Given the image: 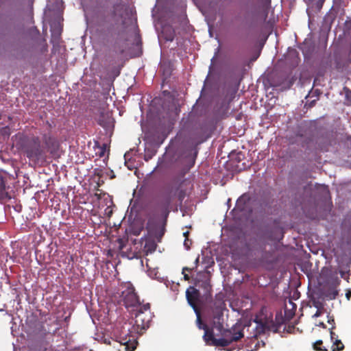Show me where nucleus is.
<instances>
[{
  "instance_id": "obj_1",
  "label": "nucleus",
  "mask_w": 351,
  "mask_h": 351,
  "mask_svg": "<svg viewBox=\"0 0 351 351\" xmlns=\"http://www.w3.org/2000/svg\"><path fill=\"white\" fill-rule=\"evenodd\" d=\"M16 147L30 161L35 163L45 160V149L41 145L40 138L36 136L21 135L17 137Z\"/></svg>"
},
{
  "instance_id": "obj_2",
  "label": "nucleus",
  "mask_w": 351,
  "mask_h": 351,
  "mask_svg": "<svg viewBox=\"0 0 351 351\" xmlns=\"http://www.w3.org/2000/svg\"><path fill=\"white\" fill-rule=\"evenodd\" d=\"M185 195V191L182 189L180 190L179 187L174 188L171 185H166L163 187L160 193L157 206L165 213L166 217H167L170 212V206L175 197L177 196L180 202L182 203Z\"/></svg>"
},
{
  "instance_id": "obj_3",
  "label": "nucleus",
  "mask_w": 351,
  "mask_h": 351,
  "mask_svg": "<svg viewBox=\"0 0 351 351\" xmlns=\"http://www.w3.org/2000/svg\"><path fill=\"white\" fill-rule=\"evenodd\" d=\"M244 326L241 323L237 322L230 330H226L223 338L215 339L214 346L226 347L233 341H238L244 337Z\"/></svg>"
},
{
  "instance_id": "obj_4",
  "label": "nucleus",
  "mask_w": 351,
  "mask_h": 351,
  "mask_svg": "<svg viewBox=\"0 0 351 351\" xmlns=\"http://www.w3.org/2000/svg\"><path fill=\"white\" fill-rule=\"evenodd\" d=\"M152 316L149 303L138 306L133 325L134 330L137 333H142L143 330L149 328Z\"/></svg>"
},
{
  "instance_id": "obj_5",
  "label": "nucleus",
  "mask_w": 351,
  "mask_h": 351,
  "mask_svg": "<svg viewBox=\"0 0 351 351\" xmlns=\"http://www.w3.org/2000/svg\"><path fill=\"white\" fill-rule=\"evenodd\" d=\"M120 297L126 308L138 307L141 306L138 297L135 293L134 288L130 284H125L121 286Z\"/></svg>"
},
{
  "instance_id": "obj_6",
  "label": "nucleus",
  "mask_w": 351,
  "mask_h": 351,
  "mask_svg": "<svg viewBox=\"0 0 351 351\" xmlns=\"http://www.w3.org/2000/svg\"><path fill=\"white\" fill-rule=\"evenodd\" d=\"M254 322L257 324L256 328L257 333L261 334L269 331L276 332L278 330V326L274 324L273 320H270L267 317L263 319L258 316H256Z\"/></svg>"
},
{
  "instance_id": "obj_7",
  "label": "nucleus",
  "mask_w": 351,
  "mask_h": 351,
  "mask_svg": "<svg viewBox=\"0 0 351 351\" xmlns=\"http://www.w3.org/2000/svg\"><path fill=\"white\" fill-rule=\"evenodd\" d=\"M186 297L189 305L195 309H200L198 304L199 302V291L193 287H190L186 291Z\"/></svg>"
},
{
  "instance_id": "obj_8",
  "label": "nucleus",
  "mask_w": 351,
  "mask_h": 351,
  "mask_svg": "<svg viewBox=\"0 0 351 351\" xmlns=\"http://www.w3.org/2000/svg\"><path fill=\"white\" fill-rule=\"evenodd\" d=\"M223 316V309H222L221 306H216L213 309L212 317H213V324L215 326V327L217 328L220 329L221 328L223 327V324H222Z\"/></svg>"
},
{
  "instance_id": "obj_9",
  "label": "nucleus",
  "mask_w": 351,
  "mask_h": 351,
  "mask_svg": "<svg viewBox=\"0 0 351 351\" xmlns=\"http://www.w3.org/2000/svg\"><path fill=\"white\" fill-rule=\"evenodd\" d=\"M43 138L46 147L48 148L50 152L53 154L58 147V144L56 140L50 134H45Z\"/></svg>"
},
{
  "instance_id": "obj_10",
  "label": "nucleus",
  "mask_w": 351,
  "mask_h": 351,
  "mask_svg": "<svg viewBox=\"0 0 351 351\" xmlns=\"http://www.w3.org/2000/svg\"><path fill=\"white\" fill-rule=\"evenodd\" d=\"M203 339L206 344L213 346V343H215V339H216V338L214 337L213 329H210L209 328L205 329Z\"/></svg>"
},
{
  "instance_id": "obj_11",
  "label": "nucleus",
  "mask_w": 351,
  "mask_h": 351,
  "mask_svg": "<svg viewBox=\"0 0 351 351\" xmlns=\"http://www.w3.org/2000/svg\"><path fill=\"white\" fill-rule=\"evenodd\" d=\"M249 201V196L246 194H243L237 201L236 206L239 210L243 211L245 210V206Z\"/></svg>"
},
{
  "instance_id": "obj_12",
  "label": "nucleus",
  "mask_w": 351,
  "mask_h": 351,
  "mask_svg": "<svg viewBox=\"0 0 351 351\" xmlns=\"http://www.w3.org/2000/svg\"><path fill=\"white\" fill-rule=\"evenodd\" d=\"M308 128V125L306 123L302 122L300 125L297 126L296 130H295V135L298 137H304L306 133V129Z\"/></svg>"
},
{
  "instance_id": "obj_13",
  "label": "nucleus",
  "mask_w": 351,
  "mask_h": 351,
  "mask_svg": "<svg viewBox=\"0 0 351 351\" xmlns=\"http://www.w3.org/2000/svg\"><path fill=\"white\" fill-rule=\"evenodd\" d=\"M194 312L195 313V315L197 317L196 324H197V328L199 329H202L204 330L205 329H206L207 328H208V326L205 323H204L202 319L200 309H195Z\"/></svg>"
},
{
  "instance_id": "obj_14",
  "label": "nucleus",
  "mask_w": 351,
  "mask_h": 351,
  "mask_svg": "<svg viewBox=\"0 0 351 351\" xmlns=\"http://www.w3.org/2000/svg\"><path fill=\"white\" fill-rule=\"evenodd\" d=\"M199 287L204 289L206 294L210 293L212 287H211L209 280H205L202 281L200 282V284L199 285Z\"/></svg>"
},
{
  "instance_id": "obj_15",
  "label": "nucleus",
  "mask_w": 351,
  "mask_h": 351,
  "mask_svg": "<svg viewBox=\"0 0 351 351\" xmlns=\"http://www.w3.org/2000/svg\"><path fill=\"white\" fill-rule=\"evenodd\" d=\"M344 349V345L341 342V340L336 338L333 341V344L332 346V351H341Z\"/></svg>"
},
{
  "instance_id": "obj_16",
  "label": "nucleus",
  "mask_w": 351,
  "mask_h": 351,
  "mask_svg": "<svg viewBox=\"0 0 351 351\" xmlns=\"http://www.w3.org/2000/svg\"><path fill=\"white\" fill-rule=\"evenodd\" d=\"M5 197L10 198L8 193L5 191V185L3 182L0 183V198L4 199Z\"/></svg>"
},
{
  "instance_id": "obj_17",
  "label": "nucleus",
  "mask_w": 351,
  "mask_h": 351,
  "mask_svg": "<svg viewBox=\"0 0 351 351\" xmlns=\"http://www.w3.org/2000/svg\"><path fill=\"white\" fill-rule=\"evenodd\" d=\"M323 342L322 340H317L316 342H315L313 343V348L314 350H318V351H328L326 348H325L324 347H321V346L322 345Z\"/></svg>"
},
{
  "instance_id": "obj_18",
  "label": "nucleus",
  "mask_w": 351,
  "mask_h": 351,
  "mask_svg": "<svg viewBox=\"0 0 351 351\" xmlns=\"http://www.w3.org/2000/svg\"><path fill=\"white\" fill-rule=\"evenodd\" d=\"M192 271V269L189 268V267H185L182 269V274L184 275V280L186 281H188L190 279V277L189 276L185 273V271Z\"/></svg>"
},
{
  "instance_id": "obj_19",
  "label": "nucleus",
  "mask_w": 351,
  "mask_h": 351,
  "mask_svg": "<svg viewBox=\"0 0 351 351\" xmlns=\"http://www.w3.org/2000/svg\"><path fill=\"white\" fill-rule=\"evenodd\" d=\"M320 304H316L315 305V306L317 308V311L315 312V313L313 315V317H318L319 316H321V315L322 314V310L320 309Z\"/></svg>"
},
{
  "instance_id": "obj_20",
  "label": "nucleus",
  "mask_w": 351,
  "mask_h": 351,
  "mask_svg": "<svg viewBox=\"0 0 351 351\" xmlns=\"http://www.w3.org/2000/svg\"><path fill=\"white\" fill-rule=\"evenodd\" d=\"M164 234H165V228L162 227V228H161V229L160 230V231L158 232V233L156 235V238H157L158 242H160V240H161L162 236L164 235Z\"/></svg>"
},
{
  "instance_id": "obj_21",
  "label": "nucleus",
  "mask_w": 351,
  "mask_h": 351,
  "mask_svg": "<svg viewBox=\"0 0 351 351\" xmlns=\"http://www.w3.org/2000/svg\"><path fill=\"white\" fill-rule=\"evenodd\" d=\"M136 343L125 345L126 351H134L136 349Z\"/></svg>"
},
{
  "instance_id": "obj_22",
  "label": "nucleus",
  "mask_w": 351,
  "mask_h": 351,
  "mask_svg": "<svg viewBox=\"0 0 351 351\" xmlns=\"http://www.w3.org/2000/svg\"><path fill=\"white\" fill-rule=\"evenodd\" d=\"M192 243V241L189 240L188 238L185 239L184 242V245L186 247V250L190 249V245Z\"/></svg>"
},
{
  "instance_id": "obj_23",
  "label": "nucleus",
  "mask_w": 351,
  "mask_h": 351,
  "mask_svg": "<svg viewBox=\"0 0 351 351\" xmlns=\"http://www.w3.org/2000/svg\"><path fill=\"white\" fill-rule=\"evenodd\" d=\"M335 327H332L330 330V338H331V340L332 341H334L335 340L336 338H338L337 335L335 334V332H334L332 331V329L334 328Z\"/></svg>"
},
{
  "instance_id": "obj_24",
  "label": "nucleus",
  "mask_w": 351,
  "mask_h": 351,
  "mask_svg": "<svg viewBox=\"0 0 351 351\" xmlns=\"http://www.w3.org/2000/svg\"><path fill=\"white\" fill-rule=\"evenodd\" d=\"M344 90L346 91V97L348 99H350L351 100V90H350L348 88H344Z\"/></svg>"
},
{
  "instance_id": "obj_25",
  "label": "nucleus",
  "mask_w": 351,
  "mask_h": 351,
  "mask_svg": "<svg viewBox=\"0 0 351 351\" xmlns=\"http://www.w3.org/2000/svg\"><path fill=\"white\" fill-rule=\"evenodd\" d=\"M121 2L120 3H115L114 5H113V8H114V11H113V15H115L116 14V10L117 9L118 7L121 6Z\"/></svg>"
},
{
  "instance_id": "obj_26",
  "label": "nucleus",
  "mask_w": 351,
  "mask_h": 351,
  "mask_svg": "<svg viewBox=\"0 0 351 351\" xmlns=\"http://www.w3.org/2000/svg\"><path fill=\"white\" fill-rule=\"evenodd\" d=\"M346 297L348 300H350V298H351V290L350 289L347 290V291L346 293Z\"/></svg>"
},
{
  "instance_id": "obj_27",
  "label": "nucleus",
  "mask_w": 351,
  "mask_h": 351,
  "mask_svg": "<svg viewBox=\"0 0 351 351\" xmlns=\"http://www.w3.org/2000/svg\"><path fill=\"white\" fill-rule=\"evenodd\" d=\"M151 158H152V155H149L147 153H146L144 158L145 160L147 161L148 160L151 159Z\"/></svg>"
},
{
  "instance_id": "obj_28",
  "label": "nucleus",
  "mask_w": 351,
  "mask_h": 351,
  "mask_svg": "<svg viewBox=\"0 0 351 351\" xmlns=\"http://www.w3.org/2000/svg\"><path fill=\"white\" fill-rule=\"evenodd\" d=\"M173 39V34H171L169 37L166 38V40H169V41H172Z\"/></svg>"
},
{
  "instance_id": "obj_29",
  "label": "nucleus",
  "mask_w": 351,
  "mask_h": 351,
  "mask_svg": "<svg viewBox=\"0 0 351 351\" xmlns=\"http://www.w3.org/2000/svg\"><path fill=\"white\" fill-rule=\"evenodd\" d=\"M189 234V231L184 232V236L185 237L186 239L188 238Z\"/></svg>"
},
{
  "instance_id": "obj_30",
  "label": "nucleus",
  "mask_w": 351,
  "mask_h": 351,
  "mask_svg": "<svg viewBox=\"0 0 351 351\" xmlns=\"http://www.w3.org/2000/svg\"><path fill=\"white\" fill-rule=\"evenodd\" d=\"M198 263H199V257H197V258H196L195 261V267H197Z\"/></svg>"
},
{
  "instance_id": "obj_31",
  "label": "nucleus",
  "mask_w": 351,
  "mask_h": 351,
  "mask_svg": "<svg viewBox=\"0 0 351 351\" xmlns=\"http://www.w3.org/2000/svg\"><path fill=\"white\" fill-rule=\"evenodd\" d=\"M156 247V244L152 243V250H153V251H154V250H155Z\"/></svg>"
},
{
  "instance_id": "obj_32",
  "label": "nucleus",
  "mask_w": 351,
  "mask_h": 351,
  "mask_svg": "<svg viewBox=\"0 0 351 351\" xmlns=\"http://www.w3.org/2000/svg\"><path fill=\"white\" fill-rule=\"evenodd\" d=\"M319 326H322V327H324V328L325 327V325H324V324L323 322H321V323L319 324Z\"/></svg>"
},
{
  "instance_id": "obj_33",
  "label": "nucleus",
  "mask_w": 351,
  "mask_h": 351,
  "mask_svg": "<svg viewBox=\"0 0 351 351\" xmlns=\"http://www.w3.org/2000/svg\"><path fill=\"white\" fill-rule=\"evenodd\" d=\"M334 322V319H332V320H328V322L330 323V322Z\"/></svg>"
},
{
  "instance_id": "obj_34",
  "label": "nucleus",
  "mask_w": 351,
  "mask_h": 351,
  "mask_svg": "<svg viewBox=\"0 0 351 351\" xmlns=\"http://www.w3.org/2000/svg\"><path fill=\"white\" fill-rule=\"evenodd\" d=\"M334 322V319H332V320H328V322L330 323V322Z\"/></svg>"
},
{
  "instance_id": "obj_35",
  "label": "nucleus",
  "mask_w": 351,
  "mask_h": 351,
  "mask_svg": "<svg viewBox=\"0 0 351 351\" xmlns=\"http://www.w3.org/2000/svg\"><path fill=\"white\" fill-rule=\"evenodd\" d=\"M334 322V319H332V320H328V322L330 323V322Z\"/></svg>"
},
{
  "instance_id": "obj_36",
  "label": "nucleus",
  "mask_w": 351,
  "mask_h": 351,
  "mask_svg": "<svg viewBox=\"0 0 351 351\" xmlns=\"http://www.w3.org/2000/svg\"><path fill=\"white\" fill-rule=\"evenodd\" d=\"M47 124H49V126L51 127V124L47 121Z\"/></svg>"
}]
</instances>
